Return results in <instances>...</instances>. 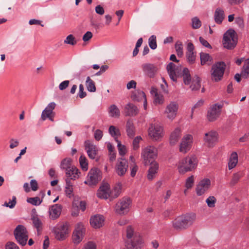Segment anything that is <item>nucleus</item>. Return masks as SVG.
<instances>
[{"instance_id":"obj_1","label":"nucleus","mask_w":249,"mask_h":249,"mask_svg":"<svg viewBox=\"0 0 249 249\" xmlns=\"http://www.w3.org/2000/svg\"><path fill=\"white\" fill-rule=\"evenodd\" d=\"M126 239L125 246L127 249H141L143 245L142 236L140 233L135 232L132 226H128L126 228Z\"/></svg>"},{"instance_id":"obj_2","label":"nucleus","mask_w":249,"mask_h":249,"mask_svg":"<svg viewBox=\"0 0 249 249\" xmlns=\"http://www.w3.org/2000/svg\"><path fill=\"white\" fill-rule=\"evenodd\" d=\"M198 159L194 154L189 155L180 160L178 164V169L180 174L194 171L197 167Z\"/></svg>"},{"instance_id":"obj_3","label":"nucleus","mask_w":249,"mask_h":249,"mask_svg":"<svg viewBox=\"0 0 249 249\" xmlns=\"http://www.w3.org/2000/svg\"><path fill=\"white\" fill-rule=\"evenodd\" d=\"M196 219V215L194 213L182 215L178 216L173 221V226L177 230L185 229L192 225Z\"/></svg>"},{"instance_id":"obj_4","label":"nucleus","mask_w":249,"mask_h":249,"mask_svg":"<svg viewBox=\"0 0 249 249\" xmlns=\"http://www.w3.org/2000/svg\"><path fill=\"white\" fill-rule=\"evenodd\" d=\"M237 35L232 29L228 30L224 35L223 44L228 49H233L237 43Z\"/></svg>"},{"instance_id":"obj_5","label":"nucleus","mask_w":249,"mask_h":249,"mask_svg":"<svg viewBox=\"0 0 249 249\" xmlns=\"http://www.w3.org/2000/svg\"><path fill=\"white\" fill-rule=\"evenodd\" d=\"M157 157V149L154 146H148L142 149V157L145 165L155 162Z\"/></svg>"},{"instance_id":"obj_6","label":"nucleus","mask_w":249,"mask_h":249,"mask_svg":"<svg viewBox=\"0 0 249 249\" xmlns=\"http://www.w3.org/2000/svg\"><path fill=\"white\" fill-rule=\"evenodd\" d=\"M225 69L226 65L223 62H218L213 65L211 71L212 80L214 82L221 80Z\"/></svg>"},{"instance_id":"obj_7","label":"nucleus","mask_w":249,"mask_h":249,"mask_svg":"<svg viewBox=\"0 0 249 249\" xmlns=\"http://www.w3.org/2000/svg\"><path fill=\"white\" fill-rule=\"evenodd\" d=\"M14 235L17 242L21 245L26 244L28 235L25 227L21 225H18L14 231Z\"/></svg>"},{"instance_id":"obj_8","label":"nucleus","mask_w":249,"mask_h":249,"mask_svg":"<svg viewBox=\"0 0 249 249\" xmlns=\"http://www.w3.org/2000/svg\"><path fill=\"white\" fill-rule=\"evenodd\" d=\"M131 203V200L129 197H123L116 203L115 212L120 215L127 213Z\"/></svg>"},{"instance_id":"obj_9","label":"nucleus","mask_w":249,"mask_h":249,"mask_svg":"<svg viewBox=\"0 0 249 249\" xmlns=\"http://www.w3.org/2000/svg\"><path fill=\"white\" fill-rule=\"evenodd\" d=\"M101 178V171L97 168H92L89 172L87 179L85 181V183L90 186L96 185Z\"/></svg>"},{"instance_id":"obj_10","label":"nucleus","mask_w":249,"mask_h":249,"mask_svg":"<svg viewBox=\"0 0 249 249\" xmlns=\"http://www.w3.org/2000/svg\"><path fill=\"white\" fill-rule=\"evenodd\" d=\"M148 135L152 139L159 140L163 136L162 127L157 124H151L148 129Z\"/></svg>"},{"instance_id":"obj_11","label":"nucleus","mask_w":249,"mask_h":249,"mask_svg":"<svg viewBox=\"0 0 249 249\" xmlns=\"http://www.w3.org/2000/svg\"><path fill=\"white\" fill-rule=\"evenodd\" d=\"M128 167L127 160L123 158H119L115 165V172L118 176H124L125 174Z\"/></svg>"},{"instance_id":"obj_12","label":"nucleus","mask_w":249,"mask_h":249,"mask_svg":"<svg viewBox=\"0 0 249 249\" xmlns=\"http://www.w3.org/2000/svg\"><path fill=\"white\" fill-rule=\"evenodd\" d=\"M218 141V134L215 131L212 130L205 134L204 141L209 147H213Z\"/></svg>"},{"instance_id":"obj_13","label":"nucleus","mask_w":249,"mask_h":249,"mask_svg":"<svg viewBox=\"0 0 249 249\" xmlns=\"http://www.w3.org/2000/svg\"><path fill=\"white\" fill-rule=\"evenodd\" d=\"M111 193L110 185L107 183H104L99 188L97 192V196L102 199H107L109 198L111 201Z\"/></svg>"},{"instance_id":"obj_14","label":"nucleus","mask_w":249,"mask_h":249,"mask_svg":"<svg viewBox=\"0 0 249 249\" xmlns=\"http://www.w3.org/2000/svg\"><path fill=\"white\" fill-rule=\"evenodd\" d=\"M211 183V180L209 178H204L201 180L196 188L197 195L200 196L206 193L210 187Z\"/></svg>"},{"instance_id":"obj_15","label":"nucleus","mask_w":249,"mask_h":249,"mask_svg":"<svg viewBox=\"0 0 249 249\" xmlns=\"http://www.w3.org/2000/svg\"><path fill=\"white\" fill-rule=\"evenodd\" d=\"M85 232V228L82 223H78L72 235V239L74 243L78 244L83 239Z\"/></svg>"},{"instance_id":"obj_16","label":"nucleus","mask_w":249,"mask_h":249,"mask_svg":"<svg viewBox=\"0 0 249 249\" xmlns=\"http://www.w3.org/2000/svg\"><path fill=\"white\" fill-rule=\"evenodd\" d=\"M55 238L60 241L64 240L70 232L69 224L65 223L60 226L55 231Z\"/></svg>"},{"instance_id":"obj_17","label":"nucleus","mask_w":249,"mask_h":249,"mask_svg":"<svg viewBox=\"0 0 249 249\" xmlns=\"http://www.w3.org/2000/svg\"><path fill=\"white\" fill-rule=\"evenodd\" d=\"M178 109V104L176 102H171L166 107L164 113L167 118L172 120L176 117Z\"/></svg>"},{"instance_id":"obj_18","label":"nucleus","mask_w":249,"mask_h":249,"mask_svg":"<svg viewBox=\"0 0 249 249\" xmlns=\"http://www.w3.org/2000/svg\"><path fill=\"white\" fill-rule=\"evenodd\" d=\"M142 68L145 75L150 78H153L158 71V67L151 63L143 64L142 65Z\"/></svg>"},{"instance_id":"obj_19","label":"nucleus","mask_w":249,"mask_h":249,"mask_svg":"<svg viewBox=\"0 0 249 249\" xmlns=\"http://www.w3.org/2000/svg\"><path fill=\"white\" fill-rule=\"evenodd\" d=\"M193 143V136L187 134L183 137L180 144L179 151L185 153L189 151Z\"/></svg>"},{"instance_id":"obj_20","label":"nucleus","mask_w":249,"mask_h":249,"mask_svg":"<svg viewBox=\"0 0 249 249\" xmlns=\"http://www.w3.org/2000/svg\"><path fill=\"white\" fill-rule=\"evenodd\" d=\"M221 107V106L217 104H214L212 107L207 114V118L209 121L213 122L219 117Z\"/></svg>"},{"instance_id":"obj_21","label":"nucleus","mask_w":249,"mask_h":249,"mask_svg":"<svg viewBox=\"0 0 249 249\" xmlns=\"http://www.w3.org/2000/svg\"><path fill=\"white\" fill-rule=\"evenodd\" d=\"M85 147L89 157L91 159H95L98 151L96 146L87 141L85 142Z\"/></svg>"},{"instance_id":"obj_22","label":"nucleus","mask_w":249,"mask_h":249,"mask_svg":"<svg viewBox=\"0 0 249 249\" xmlns=\"http://www.w3.org/2000/svg\"><path fill=\"white\" fill-rule=\"evenodd\" d=\"M166 70L171 79L173 81H177L178 67L173 63L170 62L167 65Z\"/></svg>"},{"instance_id":"obj_23","label":"nucleus","mask_w":249,"mask_h":249,"mask_svg":"<svg viewBox=\"0 0 249 249\" xmlns=\"http://www.w3.org/2000/svg\"><path fill=\"white\" fill-rule=\"evenodd\" d=\"M194 46L191 42H189L187 47L186 57L188 62L192 64L195 63L196 58V53L194 52Z\"/></svg>"},{"instance_id":"obj_24","label":"nucleus","mask_w":249,"mask_h":249,"mask_svg":"<svg viewBox=\"0 0 249 249\" xmlns=\"http://www.w3.org/2000/svg\"><path fill=\"white\" fill-rule=\"evenodd\" d=\"M124 113L125 116H136L139 113V109L135 105L129 103L124 107Z\"/></svg>"},{"instance_id":"obj_25","label":"nucleus","mask_w":249,"mask_h":249,"mask_svg":"<svg viewBox=\"0 0 249 249\" xmlns=\"http://www.w3.org/2000/svg\"><path fill=\"white\" fill-rule=\"evenodd\" d=\"M104 222L103 216L100 215H96L91 217L90 219V223L94 228H100L102 227Z\"/></svg>"},{"instance_id":"obj_26","label":"nucleus","mask_w":249,"mask_h":249,"mask_svg":"<svg viewBox=\"0 0 249 249\" xmlns=\"http://www.w3.org/2000/svg\"><path fill=\"white\" fill-rule=\"evenodd\" d=\"M55 106L56 105L54 102H52L47 106L42 112L41 118L42 120H45L47 117H50V115L54 113L53 110L54 109Z\"/></svg>"},{"instance_id":"obj_27","label":"nucleus","mask_w":249,"mask_h":249,"mask_svg":"<svg viewBox=\"0 0 249 249\" xmlns=\"http://www.w3.org/2000/svg\"><path fill=\"white\" fill-rule=\"evenodd\" d=\"M61 207L60 205L55 204L50 209V216L51 218L54 219L57 218L60 215Z\"/></svg>"},{"instance_id":"obj_28","label":"nucleus","mask_w":249,"mask_h":249,"mask_svg":"<svg viewBox=\"0 0 249 249\" xmlns=\"http://www.w3.org/2000/svg\"><path fill=\"white\" fill-rule=\"evenodd\" d=\"M66 175L70 180L71 179L75 180L79 178L80 174V172L79 170L75 167L74 166H72L70 169L66 171Z\"/></svg>"},{"instance_id":"obj_29","label":"nucleus","mask_w":249,"mask_h":249,"mask_svg":"<svg viewBox=\"0 0 249 249\" xmlns=\"http://www.w3.org/2000/svg\"><path fill=\"white\" fill-rule=\"evenodd\" d=\"M150 164L151 166L148 170L147 177L148 180H151L154 178L156 174L158 172L159 164L156 162Z\"/></svg>"},{"instance_id":"obj_30","label":"nucleus","mask_w":249,"mask_h":249,"mask_svg":"<svg viewBox=\"0 0 249 249\" xmlns=\"http://www.w3.org/2000/svg\"><path fill=\"white\" fill-rule=\"evenodd\" d=\"M181 137V130L179 128H176L171 133L170 137V143L171 145L175 144Z\"/></svg>"},{"instance_id":"obj_31","label":"nucleus","mask_w":249,"mask_h":249,"mask_svg":"<svg viewBox=\"0 0 249 249\" xmlns=\"http://www.w3.org/2000/svg\"><path fill=\"white\" fill-rule=\"evenodd\" d=\"M225 18L224 12L220 8H217L214 12V18L215 22L217 24H221Z\"/></svg>"},{"instance_id":"obj_32","label":"nucleus","mask_w":249,"mask_h":249,"mask_svg":"<svg viewBox=\"0 0 249 249\" xmlns=\"http://www.w3.org/2000/svg\"><path fill=\"white\" fill-rule=\"evenodd\" d=\"M131 98L133 101L140 102L146 98V95L142 91L136 90L132 92Z\"/></svg>"},{"instance_id":"obj_33","label":"nucleus","mask_w":249,"mask_h":249,"mask_svg":"<svg viewBox=\"0 0 249 249\" xmlns=\"http://www.w3.org/2000/svg\"><path fill=\"white\" fill-rule=\"evenodd\" d=\"M122 188V184L120 182L117 183L111 190V200L118 197L121 193Z\"/></svg>"},{"instance_id":"obj_34","label":"nucleus","mask_w":249,"mask_h":249,"mask_svg":"<svg viewBox=\"0 0 249 249\" xmlns=\"http://www.w3.org/2000/svg\"><path fill=\"white\" fill-rule=\"evenodd\" d=\"M238 163V155L236 152H233L230 156L228 167L229 169H232L234 168Z\"/></svg>"},{"instance_id":"obj_35","label":"nucleus","mask_w":249,"mask_h":249,"mask_svg":"<svg viewBox=\"0 0 249 249\" xmlns=\"http://www.w3.org/2000/svg\"><path fill=\"white\" fill-rule=\"evenodd\" d=\"M108 113L112 117L119 118L120 116V110L115 105H112L109 107Z\"/></svg>"},{"instance_id":"obj_36","label":"nucleus","mask_w":249,"mask_h":249,"mask_svg":"<svg viewBox=\"0 0 249 249\" xmlns=\"http://www.w3.org/2000/svg\"><path fill=\"white\" fill-rule=\"evenodd\" d=\"M200 62L201 65L211 63L212 61V58L209 54L205 53H200Z\"/></svg>"},{"instance_id":"obj_37","label":"nucleus","mask_w":249,"mask_h":249,"mask_svg":"<svg viewBox=\"0 0 249 249\" xmlns=\"http://www.w3.org/2000/svg\"><path fill=\"white\" fill-rule=\"evenodd\" d=\"M126 132L128 137L132 138L135 135L134 127L131 120H128L126 123Z\"/></svg>"},{"instance_id":"obj_38","label":"nucleus","mask_w":249,"mask_h":249,"mask_svg":"<svg viewBox=\"0 0 249 249\" xmlns=\"http://www.w3.org/2000/svg\"><path fill=\"white\" fill-rule=\"evenodd\" d=\"M241 73L243 78H247L249 76V59L246 60Z\"/></svg>"},{"instance_id":"obj_39","label":"nucleus","mask_w":249,"mask_h":249,"mask_svg":"<svg viewBox=\"0 0 249 249\" xmlns=\"http://www.w3.org/2000/svg\"><path fill=\"white\" fill-rule=\"evenodd\" d=\"M86 86L89 91L93 92L96 91L95 82L89 76L87 78Z\"/></svg>"},{"instance_id":"obj_40","label":"nucleus","mask_w":249,"mask_h":249,"mask_svg":"<svg viewBox=\"0 0 249 249\" xmlns=\"http://www.w3.org/2000/svg\"><path fill=\"white\" fill-rule=\"evenodd\" d=\"M66 186L65 187V193L67 196L71 198L72 196L73 188L71 180L68 178L66 179Z\"/></svg>"},{"instance_id":"obj_41","label":"nucleus","mask_w":249,"mask_h":249,"mask_svg":"<svg viewBox=\"0 0 249 249\" xmlns=\"http://www.w3.org/2000/svg\"><path fill=\"white\" fill-rule=\"evenodd\" d=\"M183 82L185 85H189L191 80V76L187 68H184L182 71Z\"/></svg>"},{"instance_id":"obj_42","label":"nucleus","mask_w":249,"mask_h":249,"mask_svg":"<svg viewBox=\"0 0 249 249\" xmlns=\"http://www.w3.org/2000/svg\"><path fill=\"white\" fill-rule=\"evenodd\" d=\"M109 134L112 137H114L115 140H118V137L121 135L120 130L116 127L111 125L108 129Z\"/></svg>"},{"instance_id":"obj_43","label":"nucleus","mask_w":249,"mask_h":249,"mask_svg":"<svg viewBox=\"0 0 249 249\" xmlns=\"http://www.w3.org/2000/svg\"><path fill=\"white\" fill-rule=\"evenodd\" d=\"M71 161L72 160L70 158L64 159L61 162V168L65 170L66 171L72 166L71 165Z\"/></svg>"},{"instance_id":"obj_44","label":"nucleus","mask_w":249,"mask_h":249,"mask_svg":"<svg viewBox=\"0 0 249 249\" xmlns=\"http://www.w3.org/2000/svg\"><path fill=\"white\" fill-rule=\"evenodd\" d=\"M243 176L244 173L241 171L234 174L230 182L231 185L233 186L236 184Z\"/></svg>"},{"instance_id":"obj_45","label":"nucleus","mask_w":249,"mask_h":249,"mask_svg":"<svg viewBox=\"0 0 249 249\" xmlns=\"http://www.w3.org/2000/svg\"><path fill=\"white\" fill-rule=\"evenodd\" d=\"M79 163H80V165L81 167V169L83 171H86L88 170V160H87V158H86V157L84 155H82L80 157Z\"/></svg>"},{"instance_id":"obj_46","label":"nucleus","mask_w":249,"mask_h":249,"mask_svg":"<svg viewBox=\"0 0 249 249\" xmlns=\"http://www.w3.org/2000/svg\"><path fill=\"white\" fill-rule=\"evenodd\" d=\"M152 92L154 93V103L156 105L162 104L164 101L163 96L158 94L156 90H153Z\"/></svg>"},{"instance_id":"obj_47","label":"nucleus","mask_w":249,"mask_h":249,"mask_svg":"<svg viewBox=\"0 0 249 249\" xmlns=\"http://www.w3.org/2000/svg\"><path fill=\"white\" fill-rule=\"evenodd\" d=\"M32 221L34 226L37 229L38 233H39L42 229V223L41 221L37 216H34L32 218Z\"/></svg>"},{"instance_id":"obj_48","label":"nucleus","mask_w":249,"mask_h":249,"mask_svg":"<svg viewBox=\"0 0 249 249\" xmlns=\"http://www.w3.org/2000/svg\"><path fill=\"white\" fill-rule=\"evenodd\" d=\"M200 88V80L199 77H196V79H193L190 86L192 90H198Z\"/></svg>"},{"instance_id":"obj_49","label":"nucleus","mask_w":249,"mask_h":249,"mask_svg":"<svg viewBox=\"0 0 249 249\" xmlns=\"http://www.w3.org/2000/svg\"><path fill=\"white\" fill-rule=\"evenodd\" d=\"M175 48L178 56L181 57L183 55V45L181 42L177 41L175 44Z\"/></svg>"},{"instance_id":"obj_50","label":"nucleus","mask_w":249,"mask_h":249,"mask_svg":"<svg viewBox=\"0 0 249 249\" xmlns=\"http://www.w3.org/2000/svg\"><path fill=\"white\" fill-rule=\"evenodd\" d=\"M116 141L117 142V146L119 154L122 156H124L126 152V148L125 146L122 145L121 142L118 140H116Z\"/></svg>"},{"instance_id":"obj_51","label":"nucleus","mask_w":249,"mask_h":249,"mask_svg":"<svg viewBox=\"0 0 249 249\" xmlns=\"http://www.w3.org/2000/svg\"><path fill=\"white\" fill-rule=\"evenodd\" d=\"M148 43L151 49H155L157 47L156 36L154 35L151 36L148 39Z\"/></svg>"},{"instance_id":"obj_52","label":"nucleus","mask_w":249,"mask_h":249,"mask_svg":"<svg viewBox=\"0 0 249 249\" xmlns=\"http://www.w3.org/2000/svg\"><path fill=\"white\" fill-rule=\"evenodd\" d=\"M216 202V199L213 196H210L206 200L208 206L210 208H213Z\"/></svg>"},{"instance_id":"obj_53","label":"nucleus","mask_w":249,"mask_h":249,"mask_svg":"<svg viewBox=\"0 0 249 249\" xmlns=\"http://www.w3.org/2000/svg\"><path fill=\"white\" fill-rule=\"evenodd\" d=\"M195 182L194 176H191L188 178L185 182V187L187 189H191L194 185Z\"/></svg>"},{"instance_id":"obj_54","label":"nucleus","mask_w":249,"mask_h":249,"mask_svg":"<svg viewBox=\"0 0 249 249\" xmlns=\"http://www.w3.org/2000/svg\"><path fill=\"white\" fill-rule=\"evenodd\" d=\"M64 43L71 45H74L77 43V41L72 35H69L65 40Z\"/></svg>"},{"instance_id":"obj_55","label":"nucleus","mask_w":249,"mask_h":249,"mask_svg":"<svg viewBox=\"0 0 249 249\" xmlns=\"http://www.w3.org/2000/svg\"><path fill=\"white\" fill-rule=\"evenodd\" d=\"M27 201L28 203L36 206L39 205L42 202V200H41L38 197H30L27 199Z\"/></svg>"},{"instance_id":"obj_56","label":"nucleus","mask_w":249,"mask_h":249,"mask_svg":"<svg viewBox=\"0 0 249 249\" xmlns=\"http://www.w3.org/2000/svg\"><path fill=\"white\" fill-rule=\"evenodd\" d=\"M17 203V198L16 196H13L12 197V199L10 200L9 202H5L4 204V206L9 207L10 208H14Z\"/></svg>"},{"instance_id":"obj_57","label":"nucleus","mask_w":249,"mask_h":249,"mask_svg":"<svg viewBox=\"0 0 249 249\" xmlns=\"http://www.w3.org/2000/svg\"><path fill=\"white\" fill-rule=\"evenodd\" d=\"M192 27L194 29H198L201 26V21L196 17L194 18L192 20Z\"/></svg>"},{"instance_id":"obj_58","label":"nucleus","mask_w":249,"mask_h":249,"mask_svg":"<svg viewBox=\"0 0 249 249\" xmlns=\"http://www.w3.org/2000/svg\"><path fill=\"white\" fill-rule=\"evenodd\" d=\"M142 140L141 136H137L133 141V148L134 150H137L139 148V143Z\"/></svg>"},{"instance_id":"obj_59","label":"nucleus","mask_w":249,"mask_h":249,"mask_svg":"<svg viewBox=\"0 0 249 249\" xmlns=\"http://www.w3.org/2000/svg\"><path fill=\"white\" fill-rule=\"evenodd\" d=\"M82 249H96V245L93 242H88L84 245Z\"/></svg>"},{"instance_id":"obj_60","label":"nucleus","mask_w":249,"mask_h":249,"mask_svg":"<svg viewBox=\"0 0 249 249\" xmlns=\"http://www.w3.org/2000/svg\"><path fill=\"white\" fill-rule=\"evenodd\" d=\"M87 95V93L84 91V88L82 84L79 85V90L78 92V96L80 98H83Z\"/></svg>"},{"instance_id":"obj_61","label":"nucleus","mask_w":249,"mask_h":249,"mask_svg":"<svg viewBox=\"0 0 249 249\" xmlns=\"http://www.w3.org/2000/svg\"><path fill=\"white\" fill-rule=\"evenodd\" d=\"M103 135L102 131L100 129H97L94 133V138L98 141L102 139Z\"/></svg>"},{"instance_id":"obj_62","label":"nucleus","mask_w":249,"mask_h":249,"mask_svg":"<svg viewBox=\"0 0 249 249\" xmlns=\"http://www.w3.org/2000/svg\"><path fill=\"white\" fill-rule=\"evenodd\" d=\"M30 185H31V189L33 191H36L38 188V183L36 181V180L35 179H32L31 180Z\"/></svg>"},{"instance_id":"obj_63","label":"nucleus","mask_w":249,"mask_h":249,"mask_svg":"<svg viewBox=\"0 0 249 249\" xmlns=\"http://www.w3.org/2000/svg\"><path fill=\"white\" fill-rule=\"evenodd\" d=\"M6 249H19L18 247L14 242H8L6 245Z\"/></svg>"},{"instance_id":"obj_64","label":"nucleus","mask_w":249,"mask_h":249,"mask_svg":"<svg viewBox=\"0 0 249 249\" xmlns=\"http://www.w3.org/2000/svg\"><path fill=\"white\" fill-rule=\"evenodd\" d=\"M95 12L97 14L103 15L105 13V10L104 8L101 6L100 5H98L95 7Z\"/></svg>"}]
</instances>
